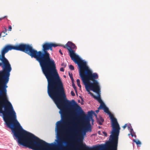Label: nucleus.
<instances>
[{"instance_id":"1","label":"nucleus","mask_w":150,"mask_h":150,"mask_svg":"<svg viewBox=\"0 0 150 150\" xmlns=\"http://www.w3.org/2000/svg\"><path fill=\"white\" fill-rule=\"evenodd\" d=\"M50 43L45 42L43 44L42 51L35 50V58L39 63L43 74L48 82V91L56 86V90L63 88V83L56 69L54 60L50 57L47 52L50 47Z\"/></svg>"},{"instance_id":"2","label":"nucleus","mask_w":150,"mask_h":150,"mask_svg":"<svg viewBox=\"0 0 150 150\" xmlns=\"http://www.w3.org/2000/svg\"><path fill=\"white\" fill-rule=\"evenodd\" d=\"M0 116L2 117L6 126L11 129L14 139L18 144L24 145L29 132L24 130L17 120L16 113L11 103L5 97L0 98Z\"/></svg>"},{"instance_id":"3","label":"nucleus","mask_w":150,"mask_h":150,"mask_svg":"<svg viewBox=\"0 0 150 150\" xmlns=\"http://www.w3.org/2000/svg\"><path fill=\"white\" fill-rule=\"evenodd\" d=\"M56 86H55L51 90H50L49 92L47 86V92L49 96L53 100L57 108L60 109L59 112L60 114L61 119L57 122L55 130L56 131V128H57L59 134V131L58 127L60 126L61 120L63 118L64 112L65 108L75 109L76 110V115L77 116L83 115L84 112L81 108L74 100H73L71 101H70L66 99L63 85V88L61 89L56 90L55 89Z\"/></svg>"},{"instance_id":"4","label":"nucleus","mask_w":150,"mask_h":150,"mask_svg":"<svg viewBox=\"0 0 150 150\" xmlns=\"http://www.w3.org/2000/svg\"><path fill=\"white\" fill-rule=\"evenodd\" d=\"M56 139L54 142L48 143L29 132L24 140V145L23 146L33 150H52L48 146L57 147L59 150H64L63 148L64 147L69 148L73 147L72 144L69 142L63 140L60 138L57 128H56Z\"/></svg>"},{"instance_id":"5","label":"nucleus","mask_w":150,"mask_h":150,"mask_svg":"<svg viewBox=\"0 0 150 150\" xmlns=\"http://www.w3.org/2000/svg\"><path fill=\"white\" fill-rule=\"evenodd\" d=\"M78 66L79 75L82 82L83 80L88 83L96 86L97 88L100 87L99 83L96 80L98 77V74L96 73H92L88 69L86 61L82 60Z\"/></svg>"},{"instance_id":"6","label":"nucleus","mask_w":150,"mask_h":150,"mask_svg":"<svg viewBox=\"0 0 150 150\" xmlns=\"http://www.w3.org/2000/svg\"><path fill=\"white\" fill-rule=\"evenodd\" d=\"M113 134H112L110 135L109 140L105 142V144H101L98 145L94 146L93 147H89L84 144L83 146L85 149L92 150L95 149L98 150H104L106 149L107 147H108L110 150H117L118 137H117L116 134H114L115 139H113Z\"/></svg>"},{"instance_id":"7","label":"nucleus","mask_w":150,"mask_h":150,"mask_svg":"<svg viewBox=\"0 0 150 150\" xmlns=\"http://www.w3.org/2000/svg\"><path fill=\"white\" fill-rule=\"evenodd\" d=\"M14 50L23 52L35 58V50L28 45L23 44L14 46Z\"/></svg>"},{"instance_id":"8","label":"nucleus","mask_w":150,"mask_h":150,"mask_svg":"<svg viewBox=\"0 0 150 150\" xmlns=\"http://www.w3.org/2000/svg\"><path fill=\"white\" fill-rule=\"evenodd\" d=\"M10 74H5L1 78L0 81V83L2 84L0 85L1 89H0V98H3L5 97L6 99V96L7 94L6 88L8 87L7 85L9 79Z\"/></svg>"},{"instance_id":"9","label":"nucleus","mask_w":150,"mask_h":150,"mask_svg":"<svg viewBox=\"0 0 150 150\" xmlns=\"http://www.w3.org/2000/svg\"><path fill=\"white\" fill-rule=\"evenodd\" d=\"M65 46L69 47L67 48V49L69 51V53L71 60L78 65L80 64V63H79L76 59L79 58V55L76 54L75 53V51L73 50L76 48V47L75 44L71 42L68 41L66 44Z\"/></svg>"},{"instance_id":"10","label":"nucleus","mask_w":150,"mask_h":150,"mask_svg":"<svg viewBox=\"0 0 150 150\" xmlns=\"http://www.w3.org/2000/svg\"><path fill=\"white\" fill-rule=\"evenodd\" d=\"M111 120L112 130L111 132L112 134H115L117 137H118L120 128L117 122V119L114 117L109 112L108 114Z\"/></svg>"},{"instance_id":"11","label":"nucleus","mask_w":150,"mask_h":150,"mask_svg":"<svg viewBox=\"0 0 150 150\" xmlns=\"http://www.w3.org/2000/svg\"><path fill=\"white\" fill-rule=\"evenodd\" d=\"M0 60L2 62L0 63V67L2 68V71L5 72V74H10L12 68L8 60L5 58L0 56Z\"/></svg>"},{"instance_id":"12","label":"nucleus","mask_w":150,"mask_h":150,"mask_svg":"<svg viewBox=\"0 0 150 150\" xmlns=\"http://www.w3.org/2000/svg\"><path fill=\"white\" fill-rule=\"evenodd\" d=\"M82 82L84 85L86 91L88 92V94H90L91 96H93L94 95L92 93L90 92V90L97 93L100 92V87L97 88L96 86L88 83L83 80Z\"/></svg>"},{"instance_id":"13","label":"nucleus","mask_w":150,"mask_h":150,"mask_svg":"<svg viewBox=\"0 0 150 150\" xmlns=\"http://www.w3.org/2000/svg\"><path fill=\"white\" fill-rule=\"evenodd\" d=\"M14 50V46L10 45H6L1 51V55H0L1 56L5 57V54L7 53L9 50Z\"/></svg>"},{"instance_id":"14","label":"nucleus","mask_w":150,"mask_h":150,"mask_svg":"<svg viewBox=\"0 0 150 150\" xmlns=\"http://www.w3.org/2000/svg\"><path fill=\"white\" fill-rule=\"evenodd\" d=\"M91 130L92 129L91 127H90L86 126L85 127L82 129L81 131V133L83 137L86 135L87 132H91Z\"/></svg>"},{"instance_id":"15","label":"nucleus","mask_w":150,"mask_h":150,"mask_svg":"<svg viewBox=\"0 0 150 150\" xmlns=\"http://www.w3.org/2000/svg\"><path fill=\"white\" fill-rule=\"evenodd\" d=\"M96 121L98 124L101 125H103V123L104 121V120L99 115L98 118H97Z\"/></svg>"},{"instance_id":"16","label":"nucleus","mask_w":150,"mask_h":150,"mask_svg":"<svg viewBox=\"0 0 150 150\" xmlns=\"http://www.w3.org/2000/svg\"><path fill=\"white\" fill-rule=\"evenodd\" d=\"M85 118L86 124V126L90 127H91V125L90 123V121H91V119H92V118L86 116L85 117Z\"/></svg>"},{"instance_id":"17","label":"nucleus","mask_w":150,"mask_h":150,"mask_svg":"<svg viewBox=\"0 0 150 150\" xmlns=\"http://www.w3.org/2000/svg\"><path fill=\"white\" fill-rule=\"evenodd\" d=\"M100 93H98V96H93V97L96 99L100 104L102 103H103L102 100L100 97V95L99 94Z\"/></svg>"},{"instance_id":"18","label":"nucleus","mask_w":150,"mask_h":150,"mask_svg":"<svg viewBox=\"0 0 150 150\" xmlns=\"http://www.w3.org/2000/svg\"><path fill=\"white\" fill-rule=\"evenodd\" d=\"M103 109L104 111V112L105 113L108 114V113L110 112L109 111L108 108L105 105L104 103H103Z\"/></svg>"},{"instance_id":"19","label":"nucleus","mask_w":150,"mask_h":150,"mask_svg":"<svg viewBox=\"0 0 150 150\" xmlns=\"http://www.w3.org/2000/svg\"><path fill=\"white\" fill-rule=\"evenodd\" d=\"M94 113V112L93 110L88 111V115L87 116L91 118L93 117V115Z\"/></svg>"},{"instance_id":"20","label":"nucleus","mask_w":150,"mask_h":150,"mask_svg":"<svg viewBox=\"0 0 150 150\" xmlns=\"http://www.w3.org/2000/svg\"><path fill=\"white\" fill-rule=\"evenodd\" d=\"M4 28V30L2 31L1 33H2L1 36L3 37L5 36L7 34L6 33H5L7 31L6 28L5 27Z\"/></svg>"},{"instance_id":"21","label":"nucleus","mask_w":150,"mask_h":150,"mask_svg":"<svg viewBox=\"0 0 150 150\" xmlns=\"http://www.w3.org/2000/svg\"><path fill=\"white\" fill-rule=\"evenodd\" d=\"M130 132V134L131 135L132 137H133L134 134H135V132H134L133 131V128H132L129 129Z\"/></svg>"},{"instance_id":"22","label":"nucleus","mask_w":150,"mask_h":150,"mask_svg":"<svg viewBox=\"0 0 150 150\" xmlns=\"http://www.w3.org/2000/svg\"><path fill=\"white\" fill-rule=\"evenodd\" d=\"M71 125L69 126L68 127V129L69 130H71V127H75V126L74 125L75 124V123L74 122H70Z\"/></svg>"},{"instance_id":"23","label":"nucleus","mask_w":150,"mask_h":150,"mask_svg":"<svg viewBox=\"0 0 150 150\" xmlns=\"http://www.w3.org/2000/svg\"><path fill=\"white\" fill-rule=\"evenodd\" d=\"M133 141L135 142L136 144L138 145V146H140L139 145V144L140 145L141 144V142L139 140L137 141L135 139H133Z\"/></svg>"},{"instance_id":"24","label":"nucleus","mask_w":150,"mask_h":150,"mask_svg":"<svg viewBox=\"0 0 150 150\" xmlns=\"http://www.w3.org/2000/svg\"><path fill=\"white\" fill-rule=\"evenodd\" d=\"M69 75L71 78L72 81H74V79L73 77V75L72 73H71L70 72H68Z\"/></svg>"},{"instance_id":"25","label":"nucleus","mask_w":150,"mask_h":150,"mask_svg":"<svg viewBox=\"0 0 150 150\" xmlns=\"http://www.w3.org/2000/svg\"><path fill=\"white\" fill-rule=\"evenodd\" d=\"M72 86L73 88H74V90L75 91L76 93L77 92V90H76V88L75 86V85L74 83V81H72Z\"/></svg>"},{"instance_id":"26","label":"nucleus","mask_w":150,"mask_h":150,"mask_svg":"<svg viewBox=\"0 0 150 150\" xmlns=\"http://www.w3.org/2000/svg\"><path fill=\"white\" fill-rule=\"evenodd\" d=\"M76 82L77 83V85L80 88H81V86L80 84V80L79 79H77L76 80Z\"/></svg>"},{"instance_id":"27","label":"nucleus","mask_w":150,"mask_h":150,"mask_svg":"<svg viewBox=\"0 0 150 150\" xmlns=\"http://www.w3.org/2000/svg\"><path fill=\"white\" fill-rule=\"evenodd\" d=\"M6 73L5 72L1 70L0 71V75L1 76V77L3 76H4L5 75Z\"/></svg>"},{"instance_id":"28","label":"nucleus","mask_w":150,"mask_h":150,"mask_svg":"<svg viewBox=\"0 0 150 150\" xmlns=\"http://www.w3.org/2000/svg\"><path fill=\"white\" fill-rule=\"evenodd\" d=\"M101 103L99 107L98 108V110H99L100 109H103V103Z\"/></svg>"},{"instance_id":"29","label":"nucleus","mask_w":150,"mask_h":150,"mask_svg":"<svg viewBox=\"0 0 150 150\" xmlns=\"http://www.w3.org/2000/svg\"><path fill=\"white\" fill-rule=\"evenodd\" d=\"M50 45H51V46H52V47H57L59 46L58 45L55 44H53L52 43H50Z\"/></svg>"},{"instance_id":"30","label":"nucleus","mask_w":150,"mask_h":150,"mask_svg":"<svg viewBox=\"0 0 150 150\" xmlns=\"http://www.w3.org/2000/svg\"><path fill=\"white\" fill-rule=\"evenodd\" d=\"M69 68L71 70H74V67L72 65H70L69 66Z\"/></svg>"},{"instance_id":"31","label":"nucleus","mask_w":150,"mask_h":150,"mask_svg":"<svg viewBox=\"0 0 150 150\" xmlns=\"http://www.w3.org/2000/svg\"><path fill=\"white\" fill-rule=\"evenodd\" d=\"M128 128L129 130V129L132 128V127L130 124H129L127 125Z\"/></svg>"},{"instance_id":"32","label":"nucleus","mask_w":150,"mask_h":150,"mask_svg":"<svg viewBox=\"0 0 150 150\" xmlns=\"http://www.w3.org/2000/svg\"><path fill=\"white\" fill-rule=\"evenodd\" d=\"M61 65L62 66H63L64 67H65L67 66L66 64L64 63H62L61 64Z\"/></svg>"},{"instance_id":"33","label":"nucleus","mask_w":150,"mask_h":150,"mask_svg":"<svg viewBox=\"0 0 150 150\" xmlns=\"http://www.w3.org/2000/svg\"><path fill=\"white\" fill-rule=\"evenodd\" d=\"M102 133L103 134V135L104 136H105V137H107V134L106 132H105L103 131V132H102Z\"/></svg>"},{"instance_id":"34","label":"nucleus","mask_w":150,"mask_h":150,"mask_svg":"<svg viewBox=\"0 0 150 150\" xmlns=\"http://www.w3.org/2000/svg\"><path fill=\"white\" fill-rule=\"evenodd\" d=\"M71 95L72 96H75V94L74 93V92H73V91H71Z\"/></svg>"},{"instance_id":"35","label":"nucleus","mask_w":150,"mask_h":150,"mask_svg":"<svg viewBox=\"0 0 150 150\" xmlns=\"http://www.w3.org/2000/svg\"><path fill=\"white\" fill-rule=\"evenodd\" d=\"M74 140L75 141H78V142H80V140L79 139L76 138H75L74 139Z\"/></svg>"},{"instance_id":"36","label":"nucleus","mask_w":150,"mask_h":150,"mask_svg":"<svg viewBox=\"0 0 150 150\" xmlns=\"http://www.w3.org/2000/svg\"><path fill=\"white\" fill-rule=\"evenodd\" d=\"M60 70L61 71H62V72H64V69L63 67L61 68Z\"/></svg>"},{"instance_id":"37","label":"nucleus","mask_w":150,"mask_h":150,"mask_svg":"<svg viewBox=\"0 0 150 150\" xmlns=\"http://www.w3.org/2000/svg\"><path fill=\"white\" fill-rule=\"evenodd\" d=\"M8 28H9L8 30L9 31H11V29H12V27H11V25H9L8 26Z\"/></svg>"},{"instance_id":"38","label":"nucleus","mask_w":150,"mask_h":150,"mask_svg":"<svg viewBox=\"0 0 150 150\" xmlns=\"http://www.w3.org/2000/svg\"><path fill=\"white\" fill-rule=\"evenodd\" d=\"M93 115H94L96 117V120L97 119V118H98V117H97V115L94 112V113L93 114Z\"/></svg>"},{"instance_id":"39","label":"nucleus","mask_w":150,"mask_h":150,"mask_svg":"<svg viewBox=\"0 0 150 150\" xmlns=\"http://www.w3.org/2000/svg\"><path fill=\"white\" fill-rule=\"evenodd\" d=\"M127 124H125L123 127L124 129H125L127 126Z\"/></svg>"},{"instance_id":"40","label":"nucleus","mask_w":150,"mask_h":150,"mask_svg":"<svg viewBox=\"0 0 150 150\" xmlns=\"http://www.w3.org/2000/svg\"><path fill=\"white\" fill-rule=\"evenodd\" d=\"M98 133L99 135H102L101 132L100 131H98Z\"/></svg>"},{"instance_id":"41","label":"nucleus","mask_w":150,"mask_h":150,"mask_svg":"<svg viewBox=\"0 0 150 150\" xmlns=\"http://www.w3.org/2000/svg\"><path fill=\"white\" fill-rule=\"evenodd\" d=\"M59 52L60 53L62 54V55L63 54V53L61 51V50H59Z\"/></svg>"},{"instance_id":"42","label":"nucleus","mask_w":150,"mask_h":150,"mask_svg":"<svg viewBox=\"0 0 150 150\" xmlns=\"http://www.w3.org/2000/svg\"><path fill=\"white\" fill-rule=\"evenodd\" d=\"M91 120L92 124H93V122L94 121V120L93 119V117H92V119H91Z\"/></svg>"},{"instance_id":"43","label":"nucleus","mask_w":150,"mask_h":150,"mask_svg":"<svg viewBox=\"0 0 150 150\" xmlns=\"http://www.w3.org/2000/svg\"><path fill=\"white\" fill-rule=\"evenodd\" d=\"M49 50H50L52 51V46H50V47H49Z\"/></svg>"},{"instance_id":"44","label":"nucleus","mask_w":150,"mask_h":150,"mask_svg":"<svg viewBox=\"0 0 150 150\" xmlns=\"http://www.w3.org/2000/svg\"><path fill=\"white\" fill-rule=\"evenodd\" d=\"M6 17V16H4V17H3L2 18H0V21L1 20H2V19H4V18L5 17Z\"/></svg>"},{"instance_id":"45","label":"nucleus","mask_w":150,"mask_h":150,"mask_svg":"<svg viewBox=\"0 0 150 150\" xmlns=\"http://www.w3.org/2000/svg\"><path fill=\"white\" fill-rule=\"evenodd\" d=\"M81 101L82 102H83V98L82 97H81Z\"/></svg>"},{"instance_id":"46","label":"nucleus","mask_w":150,"mask_h":150,"mask_svg":"<svg viewBox=\"0 0 150 150\" xmlns=\"http://www.w3.org/2000/svg\"><path fill=\"white\" fill-rule=\"evenodd\" d=\"M99 110H96L95 111L96 113H98L99 112Z\"/></svg>"},{"instance_id":"47","label":"nucleus","mask_w":150,"mask_h":150,"mask_svg":"<svg viewBox=\"0 0 150 150\" xmlns=\"http://www.w3.org/2000/svg\"><path fill=\"white\" fill-rule=\"evenodd\" d=\"M77 147L78 148H80L81 147V146L80 145H78L77 146Z\"/></svg>"},{"instance_id":"48","label":"nucleus","mask_w":150,"mask_h":150,"mask_svg":"<svg viewBox=\"0 0 150 150\" xmlns=\"http://www.w3.org/2000/svg\"><path fill=\"white\" fill-rule=\"evenodd\" d=\"M134 134V136L133 137H134L136 138V135L135 134Z\"/></svg>"},{"instance_id":"49","label":"nucleus","mask_w":150,"mask_h":150,"mask_svg":"<svg viewBox=\"0 0 150 150\" xmlns=\"http://www.w3.org/2000/svg\"><path fill=\"white\" fill-rule=\"evenodd\" d=\"M81 105H83V102L81 101Z\"/></svg>"},{"instance_id":"50","label":"nucleus","mask_w":150,"mask_h":150,"mask_svg":"<svg viewBox=\"0 0 150 150\" xmlns=\"http://www.w3.org/2000/svg\"><path fill=\"white\" fill-rule=\"evenodd\" d=\"M101 126H98V128L99 129H100L101 128Z\"/></svg>"},{"instance_id":"51","label":"nucleus","mask_w":150,"mask_h":150,"mask_svg":"<svg viewBox=\"0 0 150 150\" xmlns=\"http://www.w3.org/2000/svg\"><path fill=\"white\" fill-rule=\"evenodd\" d=\"M2 34V33H0V38H1V35Z\"/></svg>"},{"instance_id":"52","label":"nucleus","mask_w":150,"mask_h":150,"mask_svg":"<svg viewBox=\"0 0 150 150\" xmlns=\"http://www.w3.org/2000/svg\"><path fill=\"white\" fill-rule=\"evenodd\" d=\"M78 103H79L80 102V100H78Z\"/></svg>"},{"instance_id":"53","label":"nucleus","mask_w":150,"mask_h":150,"mask_svg":"<svg viewBox=\"0 0 150 150\" xmlns=\"http://www.w3.org/2000/svg\"><path fill=\"white\" fill-rule=\"evenodd\" d=\"M81 138V137H80V136H79V138Z\"/></svg>"},{"instance_id":"54","label":"nucleus","mask_w":150,"mask_h":150,"mask_svg":"<svg viewBox=\"0 0 150 150\" xmlns=\"http://www.w3.org/2000/svg\"><path fill=\"white\" fill-rule=\"evenodd\" d=\"M81 96H79V97L81 99Z\"/></svg>"},{"instance_id":"55","label":"nucleus","mask_w":150,"mask_h":150,"mask_svg":"<svg viewBox=\"0 0 150 150\" xmlns=\"http://www.w3.org/2000/svg\"><path fill=\"white\" fill-rule=\"evenodd\" d=\"M77 149H75V150H77Z\"/></svg>"},{"instance_id":"56","label":"nucleus","mask_w":150,"mask_h":150,"mask_svg":"<svg viewBox=\"0 0 150 150\" xmlns=\"http://www.w3.org/2000/svg\"><path fill=\"white\" fill-rule=\"evenodd\" d=\"M64 48H65V46H64Z\"/></svg>"},{"instance_id":"57","label":"nucleus","mask_w":150,"mask_h":150,"mask_svg":"<svg viewBox=\"0 0 150 150\" xmlns=\"http://www.w3.org/2000/svg\"><path fill=\"white\" fill-rule=\"evenodd\" d=\"M128 135H130V134H128Z\"/></svg>"}]
</instances>
